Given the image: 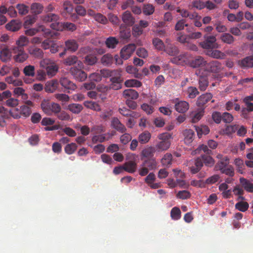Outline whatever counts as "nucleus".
<instances>
[{"label": "nucleus", "instance_id": "nucleus-1", "mask_svg": "<svg viewBox=\"0 0 253 253\" xmlns=\"http://www.w3.org/2000/svg\"><path fill=\"white\" fill-rule=\"evenodd\" d=\"M44 23H51L50 28L56 31H60L62 28V22H59L60 17L58 14L49 13L42 16Z\"/></svg>", "mask_w": 253, "mask_h": 253}, {"label": "nucleus", "instance_id": "nucleus-2", "mask_svg": "<svg viewBox=\"0 0 253 253\" xmlns=\"http://www.w3.org/2000/svg\"><path fill=\"white\" fill-rule=\"evenodd\" d=\"M160 140L156 144L155 147L157 152H161L167 150L170 146L171 143L169 139L171 138V134L169 133H162L158 136Z\"/></svg>", "mask_w": 253, "mask_h": 253}, {"label": "nucleus", "instance_id": "nucleus-3", "mask_svg": "<svg viewBox=\"0 0 253 253\" xmlns=\"http://www.w3.org/2000/svg\"><path fill=\"white\" fill-rule=\"evenodd\" d=\"M12 50L15 54L13 59L16 62L23 63L29 57L28 54L25 51L24 48L13 47Z\"/></svg>", "mask_w": 253, "mask_h": 253}, {"label": "nucleus", "instance_id": "nucleus-4", "mask_svg": "<svg viewBox=\"0 0 253 253\" xmlns=\"http://www.w3.org/2000/svg\"><path fill=\"white\" fill-rule=\"evenodd\" d=\"M136 49V45L134 43H130L124 46L120 51V56L124 60L129 58Z\"/></svg>", "mask_w": 253, "mask_h": 253}, {"label": "nucleus", "instance_id": "nucleus-5", "mask_svg": "<svg viewBox=\"0 0 253 253\" xmlns=\"http://www.w3.org/2000/svg\"><path fill=\"white\" fill-rule=\"evenodd\" d=\"M216 39L214 36H208L205 37V41L200 43L201 46L206 49H213L216 48L215 42Z\"/></svg>", "mask_w": 253, "mask_h": 253}, {"label": "nucleus", "instance_id": "nucleus-6", "mask_svg": "<svg viewBox=\"0 0 253 253\" xmlns=\"http://www.w3.org/2000/svg\"><path fill=\"white\" fill-rule=\"evenodd\" d=\"M70 73L73 77L79 82L84 81L87 78V74L83 71L81 68L72 67L70 69Z\"/></svg>", "mask_w": 253, "mask_h": 253}, {"label": "nucleus", "instance_id": "nucleus-7", "mask_svg": "<svg viewBox=\"0 0 253 253\" xmlns=\"http://www.w3.org/2000/svg\"><path fill=\"white\" fill-rule=\"evenodd\" d=\"M206 70L211 73H218L222 70V66L219 61L213 60L207 63Z\"/></svg>", "mask_w": 253, "mask_h": 253}, {"label": "nucleus", "instance_id": "nucleus-8", "mask_svg": "<svg viewBox=\"0 0 253 253\" xmlns=\"http://www.w3.org/2000/svg\"><path fill=\"white\" fill-rule=\"evenodd\" d=\"M59 82L62 87L68 90V93H70V90L73 91L77 88L76 85L67 78H61Z\"/></svg>", "mask_w": 253, "mask_h": 253}, {"label": "nucleus", "instance_id": "nucleus-9", "mask_svg": "<svg viewBox=\"0 0 253 253\" xmlns=\"http://www.w3.org/2000/svg\"><path fill=\"white\" fill-rule=\"evenodd\" d=\"M28 53L33 57L41 59L43 58V52L40 48L37 47L35 45H32L28 48Z\"/></svg>", "mask_w": 253, "mask_h": 253}, {"label": "nucleus", "instance_id": "nucleus-10", "mask_svg": "<svg viewBox=\"0 0 253 253\" xmlns=\"http://www.w3.org/2000/svg\"><path fill=\"white\" fill-rule=\"evenodd\" d=\"M64 64L67 66H71L77 64L79 68L83 67L84 65L82 61L79 60L78 57L76 55H70L64 61Z\"/></svg>", "mask_w": 253, "mask_h": 253}, {"label": "nucleus", "instance_id": "nucleus-11", "mask_svg": "<svg viewBox=\"0 0 253 253\" xmlns=\"http://www.w3.org/2000/svg\"><path fill=\"white\" fill-rule=\"evenodd\" d=\"M207 61L202 56H198L190 62V67L193 68L202 67L207 66Z\"/></svg>", "mask_w": 253, "mask_h": 253}, {"label": "nucleus", "instance_id": "nucleus-12", "mask_svg": "<svg viewBox=\"0 0 253 253\" xmlns=\"http://www.w3.org/2000/svg\"><path fill=\"white\" fill-rule=\"evenodd\" d=\"M212 98L211 93H206L200 95L197 99L196 104L199 107H203Z\"/></svg>", "mask_w": 253, "mask_h": 253}, {"label": "nucleus", "instance_id": "nucleus-13", "mask_svg": "<svg viewBox=\"0 0 253 253\" xmlns=\"http://www.w3.org/2000/svg\"><path fill=\"white\" fill-rule=\"evenodd\" d=\"M65 50H69L72 52L76 51L79 48V44L74 39H69L65 41Z\"/></svg>", "mask_w": 253, "mask_h": 253}, {"label": "nucleus", "instance_id": "nucleus-14", "mask_svg": "<svg viewBox=\"0 0 253 253\" xmlns=\"http://www.w3.org/2000/svg\"><path fill=\"white\" fill-rule=\"evenodd\" d=\"M111 126L114 129L121 133L125 132L126 130L125 126L120 121L119 119L116 117L112 118Z\"/></svg>", "mask_w": 253, "mask_h": 253}, {"label": "nucleus", "instance_id": "nucleus-15", "mask_svg": "<svg viewBox=\"0 0 253 253\" xmlns=\"http://www.w3.org/2000/svg\"><path fill=\"white\" fill-rule=\"evenodd\" d=\"M12 56L11 52L7 47L2 48L0 51V59L3 62L10 60Z\"/></svg>", "mask_w": 253, "mask_h": 253}, {"label": "nucleus", "instance_id": "nucleus-16", "mask_svg": "<svg viewBox=\"0 0 253 253\" xmlns=\"http://www.w3.org/2000/svg\"><path fill=\"white\" fill-rule=\"evenodd\" d=\"M63 11L62 14L63 16H67V14L71 15L73 17H77V15L75 14H72L73 11V7L72 4L68 1H65L63 4Z\"/></svg>", "mask_w": 253, "mask_h": 253}, {"label": "nucleus", "instance_id": "nucleus-17", "mask_svg": "<svg viewBox=\"0 0 253 253\" xmlns=\"http://www.w3.org/2000/svg\"><path fill=\"white\" fill-rule=\"evenodd\" d=\"M21 27V23L17 20H12L5 25L7 30L16 32L18 31Z\"/></svg>", "mask_w": 253, "mask_h": 253}, {"label": "nucleus", "instance_id": "nucleus-18", "mask_svg": "<svg viewBox=\"0 0 253 253\" xmlns=\"http://www.w3.org/2000/svg\"><path fill=\"white\" fill-rule=\"evenodd\" d=\"M183 134L184 137V143L187 145L190 144L194 140L195 135L194 131L190 129H186L183 131Z\"/></svg>", "mask_w": 253, "mask_h": 253}, {"label": "nucleus", "instance_id": "nucleus-19", "mask_svg": "<svg viewBox=\"0 0 253 253\" xmlns=\"http://www.w3.org/2000/svg\"><path fill=\"white\" fill-rule=\"evenodd\" d=\"M43 8V6L42 3L34 2L31 4L30 6L31 12L37 16L42 12Z\"/></svg>", "mask_w": 253, "mask_h": 253}, {"label": "nucleus", "instance_id": "nucleus-20", "mask_svg": "<svg viewBox=\"0 0 253 253\" xmlns=\"http://www.w3.org/2000/svg\"><path fill=\"white\" fill-rule=\"evenodd\" d=\"M239 65L243 68L253 67V56H247L239 62Z\"/></svg>", "mask_w": 253, "mask_h": 253}, {"label": "nucleus", "instance_id": "nucleus-21", "mask_svg": "<svg viewBox=\"0 0 253 253\" xmlns=\"http://www.w3.org/2000/svg\"><path fill=\"white\" fill-rule=\"evenodd\" d=\"M123 96L126 99L135 100L139 96L138 93L132 89H127L124 91Z\"/></svg>", "mask_w": 253, "mask_h": 253}, {"label": "nucleus", "instance_id": "nucleus-22", "mask_svg": "<svg viewBox=\"0 0 253 253\" xmlns=\"http://www.w3.org/2000/svg\"><path fill=\"white\" fill-rule=\"evenodd\" d=\"M203 161L201 156L195 160V165L190 167V171L193 174L198 172L203 166Z\"/></svg>", "mask_w": 253, "mask_h": 253}, {"label": "nucleus", "instance_id": "nucleus-23", "mask_svg": "<svg viewBox=\"0 0 253 253\" xmlns=\"http://www.w3.org/2000/svg\"><path fill=\"white\" fill-rule=\"evenodd\" d=\"M39 31H42L45 34H49V30L46 29L43 25H39L37 28H31L25 31L26 35L32 36L35 35Z\"/></svg>", "mask_w": 253, "mask_h": 253}, {"label": "nucleus", "instance_id": "nucleus-24", "mask_svg": "<svg viewBox=\"0 0 253 253\" xmlns=\"http://www.w3.org/2000/svg\"><path fill=\"white\" fill-rule=\"evenodd\" d=\"M189 105L185 101H180L175 104V109L179 113H184L189 109Z\"/></svg>", "mask_w": 253, "mask_h": 253}, {"label": "nucleus", "instance_id": "nucleus-25", "mask_svg": "<svg viewBox=\"0 0 253 253\" xmlns=\"http://www.w3.org/2000/svg\"><path fill=\"white\" fill-rule=\"evenodd\" d=\"M229 163V159L228 157H224L222 161H219L215 164L214 166L215 170H219L222 171L226 167L228 166Z\"/></svg>", "mask_w": 253, "mask_h": 253}, {"label": "nucleus", "instance_id": "nucleus-26", "mask_svg": "<svg viewBox=\"0 0 253 253\" xmlns=\"http://www.w3.org/2000/svg\"><path fill=\"white\" fill-rule=\"evenodd\" d=\"M187 59V54L183 53L178 56H175L170 59V61L175 64L183 65L186 62Z\"/></svg>", "mask_w": 253, "mask_h": 253}, {"label": "nucleus", "instance_id": "nucleus-27", "mask_svg": "<svg viewBox=\"0 0 253 253\" xmlns=\"http://www.w3.org/2000/svg\"><path fill=\"white\" fill-rule=\"evenodd\" d=\"M164 51L169 55L175 56L179 53L177 47L172 44H168L164 49Z\"/></svg>", "mask_w": 253, "mask_h": 253}, {"label": "nucleus", "instance_id": "nucleus-28", "mask_svg": "<svg viewBox=\"0 0 253 253\" xmlns=\"http://www.w3.org/2000/svg\"><path fill=\"white\" fill-rule=\"evenodd\" d=\"M157 151L155 147L149 146L145 148L141 152V156L145 158H152Z\"/></svg>", "mask_w": 253, "mask_h": 253}, {"label": "nucleus", "instance_id": "nucleus-29", "mask_svg": "<svg viewBox=\"0 0 253 253\" xmlns=\"http://www.w3.org/2000/svg\"><path fill=\"white\" fill-rule=\"evenodd\" d=\"M58 85V83L57 80L48 81L45 84V90L48 92H53L57 88Z\"/></svg>", "mask_w": 253, "mask_h": 253}, {"label": "nucleus", "instance_id": "nucleus-30", "mask_svg": "<svg viewBox=\"0 0 253 253\" xmlns=\"http://www.w3.org/2000/svg\"><path fill=\"white\" fill-rule=\"evenodd\" d=\"M240 182L244 189L248 192H253V183L244 177L240 178Z\"/></svg>", "mask_w": 253, "mask_h": 253}, {"label": "nucleus", "instance_id": "nucleus-31", "mask_svg": "<svg viewBox=\"0 0 253 253\" xmlns=\"http://www.w3.org/2000/svg\"><path fill=\"white\" fill-rule=\"evenodd\" d=\"M124 170L130 173H134L136 169V164L133 161H129L123 165Z\"/></svg>", "mask_w": 253, "mask_h": 253}, {"label": "nucleus", "instance_id": "nucleus-32", "mask_svg": "<svg viewBox=\"0 0 253 253\" xmlns=\"http://www.w3.org/2000/svg\"><path fill=\"white\" fill-rule=\"evenodd\" d=\"M142 164V166H145L149 170L155 169L157 166L156 160L153 158L145 160Z\"/></svg>", "mask_w": 253, "mask_h": 253}, {"label": "nucleus", "instance_id": "nucleus-33", "mask_svg": "<svg viewBox=\"0 0 253 253\" xmlns=\"http://www.w3.org/2000/svg\"><path fill=\"white\" fill-rule=\"evenodd\" d=\"M122 20L126 24L128 25H132L134 23V19L129 11H126L123 13Z\"/></svg>", "mask_w": 253, "mask_h": 253}, {"label": "nucleus", "instance_id": "nucleus-34", "mask_svg": "<svg viewBox=\"0 0 253 253\" xmlns=\"http://www.w3.org/2000/svg\"><path fill=\"white\" fill-rule=\"evenodd\" d=\"M151 137V134L148 131H144L138 136V141L141 144H146Z\"/></svg>", "mask_w": 253, "mask_h": 253}, {"label": "nucleus", "instance_id": "nucleus-35", "mask_svg": "<svg viewBox=\"0 0 253 253\" xmlns=\"http://www.w3.org/2000/svg\"><path fill=\"white\" fill-rule=\"evenodd\" d=\"M201 156L203 161V164H204L206 167L211 168L214 166L215 161L210 155L201 154Z\"/></svg>", "mask_w": 253, "mask_h": 253}, {"label": "nucleus", "instance_id": "nucleus-36", "mask_svg": "<svg viewBox=\"0 0 253 253\" xmlns=\"http://www.w3.org/2000/svg\"><path fill=\"white\" fill-rule=\"evenodd\" d=\"M121 70L120 69L118 70H111L110 75V81L111 82H120L122 81L121 80Z\"/></svg>", "mask_w": 253, "mask_h": 253}, {"label": "nucleus", "instance_id": "nucleus-37", "mask_svg": "<svg viewBox=\"0 0 253 253\" xmlns=\"http://www.w3.org/2000/svg\"><path fill=\"white\" fill-rule=\"evenodd\" d=\"M114 58L111 54H104L101 59V63L104 66H111L113 63Z\"/></svg>", "mask_w": 253, "mask_h": 253}, {"label": "nucleus", "instance_id": "nucleus-38", "mask_svg": "<svg viewBox=\"0 0 253 253\" xmlns=\"http://www.w3.org/2000/svg\"><path fill=\"white\" fill-rule=\"evenodd\" d=\"M119 43V40L115 37H109L105 41V44L109 48H115Z\"/></svg>", "mask_w": 253, "mask_h": 253}, {"label": "nucleus", "instance_id": "nucleus-39", "mask_svg": "<svg viewBox=\"0 0 253 253\" xmlns=\"http://www.w3.org/2000/svg\"><path fill=\"white\" fill-rule=\"evenodd\" d=\"M220 40L222 42L228 44H232L235 41V38L233 36L227 33H223L221 35Z\"/></svg>", "mask_w": 253, "mask_h": 253}, {"label": "nucleus", "instance_id": "nucleus-40", "mask_svg": "<svg viewBox=\"0 0 253 253\" xmlns=\"http://www.w3.org/2000/svg\"><path fill=\"white\" fill-rule=\"evenodd\" d=\"M67 109L73 113L78 114L82 111L83 107L81 104L72 103L68 106Z\"/></svg>", "mask_w": 253, "mask_h": 253}, {"label": "nucleus", "instance_id": "nucleus-41", "mask_svg": "<svg viewBox=\"0 0 253 253\" xmlns=\"http://www.w3.org/2000/svg\"><path fill=\"white\" fill-rule=\"evenodd\" d=\"M97 58L95 55L90 54L85 56L84 61V64L92 66L97 63Z\"/></svg>", "mask_w": 253, "mask_h": 253}, {"label": "nucleus", "instance_id": "nucleus-42", "mask_svg": "<svg viewBox=\"0 0 253 253\" xmlns=\"http://www.w3.org/2000/svg\"><path fill=\"white\" fill-rule=\"evenodd\" d=\"M84 104L85 107L87 108L92 109L96 111H100L101 110L100 106L95 102L91 101H85Z\"/></svg>", "mask_w": 253, "mask_h": 253}, {"label": "nucleus", "instance_id": "nucleus-43", "mask_svg": "<svg viewBox=\"0 0 253 253\" xmlns=\"http://www.w3.org/2000/svg\"><path fill=\"white\" fill-rule=\"evenodd\" d=\"M199 87L201 91L206 89L209 84V82L207 77L200 76L199 79Z\"/></svg>", "mask_w": 253, "mask_h": 253}, {"label": "nucleus", "instance_id": "nucleus-44", "mask_svg": "<svg viewBox=\"0 0 253 253\" xmlns=\"http://www.w3.org/2000/svg\"><path fill=\"white\" fill-rule=\"evenodd\" d=\"M37 19V17L34 15L27 16L24 23L25 28H28L32 26L36 22Z\"/></svg>", "mask_w": 253, "mask_h": 253}, {"label": "nucleus", "instance_id": "nucleus-45", "mask_svg": "<svg viewBox=\"0 0 253 253\" xmlns=\"http://www.w3.org/2000/svg\"><path fill=\"white\" fill-rule=\"evenodd\" d=\"M208 55L210 56L215 58V59H224L225 57V54L223 52L218 50H214L210 51Z\"/></svg>", "mask_w": 253, "mask_h": 253}, {"label": "nucleus", "instance_id": "nucleus-46", "mask_svg": "<svg viewBox=\"0 0 253 253\" xmlns=\"http://www.w3.org/2000/svg\"><path fill=\"white\" fill-rule=\"evenodd\" d=\"M197 131V135L199 138L201 137L202 134H207L210 132V128L208 126H203L201 127L194 126Z\"/></svg>", "mask_w": 253, "mask_h": 253}, {"label": "nucleus", "instance_id": "nucleus-47", "mask_svg": "<svg viewBox=\"0 0 253 253\" xmlns=\"http://www.w3.org/2000/svg\"><path fill=\"white\" fill-rule=\"evenodd\" d=\"M235 207L238 211L245 212L249 209V205L246 202L240 201L235 204Z\"/></svg>", "mask_w": 253, "mask_h": 253}, {"label": "nucleus", "instance_id": "nucleus-48", "mask_svg": "<svg viewBox=\"0 0 253 253\" xmlns=\"http://www.w3.org/2000/svg\"><path fill=\"white\" fill-rule=\"evenodd\" d=\"M58 69V68L57 66L54 64L47 66L46 68L47 74L49 77H52L54 76L57 72Z\"/></svg>", "mask_w": 253, "mask_h": 253}, {"label": "nucleus", "instance_id": "nucleus-49", "mask_svg": "<svg viewBox=\"0 0 253 253\" xmlns=\"http://www.w3.org/2000/svg\"><path fill=\"white\" fill-rule=\"evenodd\" d=\"M153 44L158 50H164L165 46L162 40L159 38H155L153 40Z\"/></svg>", "mask_w": 253, "mask_h": 253}, {"label": "nucleus", "instance_id": "nucleus-50", "mask_svg": "<svg viewBox=\"0 0 253 253\" xmlns=\"http://www.w3.org/2000/svg\"><path fill=\"white\" fill-rule=\"evenodd\" d=\"M142 84L141 82L135 79L127 80L125 82V85L126 87H140Z\"/></svg>", "mask_w": 253, "mask_h": 253}, {"label": "nucleus", "instance_id": "nucleus-51", "mask_svg": "<svg viewBox=\"0 0 253 253\" xmlns=\"http://www.w3.org/2000/svg\"><path fill=\"white\" fill-rule=\"evenodd\" d=\"M29 42L28 39L25 36H20L19 39L16 41L17 46L14 47H19V48H24L23 47L26 45Z\"/></svg>", "mask_w": 253, "mask_h": 253}, {"label": "nucleus", "instance_id": "nucleus-52", "mask_svg": "<svg viewBox=\"0 0 253 253\" xmlns=\"http://www.w3.org/2000/svg\"><path fill=\"white\" fill-rule=\"evenodd\" d=\"M77 147L78 146L76 143H71L66 145L64 148V150L66 154L71 155L74 153L76 151Z\"/></svg>", "mask_w": 253, "mask_h": 253}, {"label": "nucleus", "instance_id": "nucleus-53", "mask_svg": "<svg viewBox=\"0 0 253 253\" xmlns=\"http://www.w3.org/2000/svg\"><path fill=\"white\" fill-rule=\"evenodd\" d=\"M203 151L205 153V155H211L212 154V151L208 148V147L204 144L200 145L195 150V154H200Z\"/></svg>", "mask_w": 253, "mask_h": 253}, {"label": "nucleus", "instance_id": "nucleus-54", "mask_svg": "<svg viewBox=\"0 0 253 253\" xmlns=\"http://www.w3.org/2000/svg\"><path fill=\"white\" fill-rule=\"evenodd\" d=\"M119 113L123 116L125 117H134L135 114L134 112L126 108V107H120L118 110Z\"/></svg>", "mask_w": 253, "mask_h": 253}, {"label": "nucleus", "instance_id": "nucleus-55", "mask_svg": "<svg viewBox=\"0 0 253 253\" xmlns=\"http://www.w3.org/2000/svg\"><path fill=\"white\" fill-rule=\"evenodd\" d=\"M35 67L33 65L26 66L23 69V73L26 76L34 77L35 76Z\"/></svg>", "mask_w": 253, "mask_h": 253}, {"label": "nucleus", "instance_id": "nucleus-56", "mask_svg": "<svg viewBox=\"0 0 253 253\" xmlns=\"http://www.w3.org/2000/svg\"><path fill=\"white\" fill-rule=\"evenodd\" d=\"M16 7L18 11L19 14L21 15H26L29 10V7L24 4H17Z\"/></svg>", "mask_w": 253, "mask_h": 253}, {"label": "nucleus", "instance_id": "nucleus-57", "mask_svg": "<svg viewBox=\"0 0 253 253\" xmlns=\"http://www.w3.org/2000/svg\"><path fill=\"white\" fill-rule=\"evenodd\" d=\"M189 24L186 23V20L184 19H180L178 20L174 27V29L176 31H181L184 29V27H188Z\"/></svg>", "mask_w": 253, "mask_h": 253}, {"label": "nucleus", "instance_id": "nucleus-58", "mask_svg": "<svg viewBox=\"0 0 253 253\" xmlns=\"http://www.w3.org/2000/svg\"><path fill=\"white\" fill-rule=\"evenodd\" d=\"M155 11L154 6L151 4H145L143 8V12L146 15L152 14Z\"/></svg>", "mask_w": 253, "mask_h": 253}, {"label": "nucleus", "instance_id": "nucleus-59", "mask_svg": "<svg viewBox=\"0 0 253 253\" xmlns=\"http://www.w3.org/2000/svg\"><path fill=\"white\" fill-rule=\"evenodd\" d=\"M170 216L174 220H178L180 218L181 211L180 209L177 207L173 208L170 211Z\"/></svg>", "mask_w": 253, "mask_h": 253}, {"label": "nucleus", "instance_id": "nucleus-60", "mask_svg": "<svg viewBox=\"0 0 253 253\" xmlns=\"http://www.w3.org/2000/svg\"><path fill=\"white\" fill-rule=\"evenodd\" d=\"M172 159V156L170 153H166L161 159V163L163 166H169L171 164Z\"/></svg>", "mask_w": 253, "mask_h": 253}, {"label": "nucleus", "instance_id": "nucleus-61", "mask_svg": "<svg viewBox=\"0 0 253 253\" xmlns=\"http://www.w3.org/2000/svg\"><path fill=\"white\" fill-rule=\"evenodd\" d=\"M94 18L96 21L102 24H106L108 22L107 18L99 13L94 14Z\"/></svg>", "mask_w": 253, "mask_h": 253}, {"label": "nucleus", "instance_id": "nucleus-62", "mask_svg": "<svg viewBox=\"0 0 253 253\" xmlns=\"http://www.w3.org/2000/svg\"><path fill=\"white\" fill-rule=\"evenodd\" d=\"M188 96L189 98H194L199 93L197 88L194 86H190L187 89Z\"/></svg>", "mask_w": 253, "mask_h": 253}, {"label": "nucleus", "instance_id": "nucleus-63", "mask_svg": "<svg viewBox=\"0 0 253 253\" xmlns=\"http://www.w3.org/2000/svg\"><path fill=\"white\" fill-rule=\"evenodd\" d=\"M204 113V111L203 109L194 114L192 116V123H196L198 122L203 116Z\"/></svg>", "mask_w": 253, "mask_h": 253}, {"label": "nucleus", "instance_id": "nucleus-64", "mask_svg": "<svg viewBox=\"0 0 253 253\" xmlns=\"http://www.w3.org/2000/svg\"><path fill=\"white\" fill-rule=\"evenodd\" d=\"M220 172L222 174H225L230 177H233L235 174L234 168L231 165H228Z\"/></svg>", "mask_w": 253, "mask_h": 253}]
</instances>
